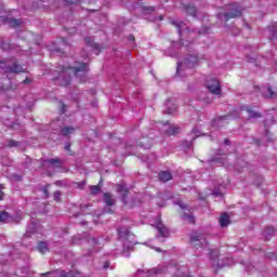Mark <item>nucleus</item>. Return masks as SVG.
<instances>
[{"instance_id":"obj_24","label":"nucleus","mask_w":277,"mask_h":277,"mask_svg":"<svg viewBox=\"0 0 277 277\" xmlns=\"http://www.w3.org/2000/svg\"><path fill=\"white\" fill-rule=\"evenodd\" d=\"M219 222L222 228H226V226L230 224V216L228 215V213H223Z\"/></svg>"},{"instance_id":"obj_42","label":"nucleus","mask_w":277,"mask_h":277,"mask_svg":"<svg viewBox=\"0 0 277 277\" xmlns=\"http://www.w3.org/2000/svg\"><path fill=\"white\" fill-rule=\"evenodd\" d=\"M58 277H75V273L62 271Z\"/></svg>"},{"instance_id":"obj_57","label":"nucleus","mask_w":277,"mask_h":277,"mask_svg":"<svg viewBox=\"0 0 277 277\" xmlns=\"http://www.w3.org/2000/svg\"><path fill=\"white\" fill-rule=\"evenodd\" d=\"M104 269H109V262H105L104 265H103Z\"/></svg>"},{"instance_id":"obj_5","label":"nucleus","mask_w":277,"mask_h":277,"mask_svg":"<svg viewBox=\"0 0 277 277\" xmlns=\"http://www.w3.org/2000/svg\"><path fill=\"white\" fill-rule=\"evenodd\" d=\"M206 88L215 96H220V94H222V85L220 84V80H217V78L208 77L206 79Z\"/></svg>"},{"instance_id":"obj_46","label":"nucleus","mask_w":277,"mask_h":277,"mask_svg":"<svg viewBox=\"0 0 277 277\" xmlns=\"http://www.w3.org/2000/svg\"><path fill=\"white\" fill-rule=\"evenodd\" d=\"M176 111V105H173V107H169L164 110V114L172 115Z\"/></svg>"},{"instance_id":"obj_50","label":"nucleus","mask_w":277,"mask_h":277,"mask_svg":"<svg viewBox=\"0 0 277 277\" xmlns=\"http://www.w3.org/2000/svg\"><path fill=\"white\" fill-rule=\"evenodd\" d=\"M5 198V194L3 193V185L0 184V200H3Z\"/></svg>"},{"instance_id":"obj_63","label":"nucleus","mask_w":277,"mask_h":277,"mask_svg":"<svg viewBox=\"0 0 277 277\" xmlns=\"http://www.w3.org/2000/svg\"><path fill=\"white\" fill-rule=\"evenodd\" d=\"M91 254H94V250H90L88 256H91Z\"/></svg>"},{"instance_id":"obj_45","label":"nucleus","mask_w":277,"mask_h":277,"mask_svg":"<svg viewBox=\"0 0 277 277\" xmlns=\"http://www.w3.org/2000/svg\"><path fill=\"white\" fill-rule=\"evenodd\" d=\"M88 243H89V246H98L100 245L98 239L95 237L89 239Z\"/></svg>"},{"instance_id":"obj_17","label":"nucleus","mask_w":277,"mask_h":277,"mask_svg":"<svg viewBox=\"0 0 277 277\" xmlns=\"http://www.w3.org/2000/svg\"><path fill=\"white\" fill-rule=\"evenodd\" d=\"M37 230H38V224H36V222H31L27 226L24 237H31V235H36Z\"/></svg>"},{"instance_id":"obj_34","label":"nucleus","mask_w":277,"mask_h":277,"mask_svg":"<svg viewBox=\"0 0 277 277\" xmlns=\"http://www.w3.org/2000/svg\"><path fill=\"white\" fill-rule=\"evenodd\" d=\"M190 135H194L189 142V146H192L194 140H196V137H200V131L198 129H193Z\"/></svg>"},{"instance_id":"obj_54","label":"nucleus","mask_w":277,"mask_h":277,"mask_svg":"<svg viewBox=\"0 0 277 277\" xmlns=\"http://www.w3.org/2000/svg\"><path fill=\"white\" fill-rule=\"evenodd\" d=\"M128 40H129L130 42H135V37H134L133 35H130V36L128 37Z\"/></svg>"},{"instance_id":"obj_4","label":"nucleus","mask_w":277,"mask_h":277,"mask_svg":"<svg viewBox=\"0 0 277 277\" xmlns=\"http://www.w3.org/2000/svg\"><path fill=\"white\" fill-rule=\"evenodd\" d=\"M190 246L193 248H205L207 246V237L199 230L192 232L189 235Z\"/></svg>"},{"instance_id":"obj_31","label":"nucleus","mask_w":277,"mask_h":277,"mask_svg":"<svg viewBox=\"0 0 277 277\" xmlns=\"http://www.w3.org/2000/svg\"><path fill=\"white\" fill-rule=\"evenodd\" d=\"M45 163H49V166H55V168H62V160L60 158H52L45 160Z\"/></svg>"},{"instance_id":"obj_10","label":"nucleus","mask_w":277,"mask_h":277,"mask_svg":"<svg viewBox=\"0 0 277 277\" xmlns=\"http://www.w3.org/2000/svg\"><path fill=\"white\" fill-rule=\"evenodd\" d=\"M171 23L174 25V27H176L180 37H183L192 31L189 30V26H187V24H185L184 22L173 21Z\"/></svg>"},{"instance_id":"obj_58","label":"nucleus","mask_w":277,"mask_h":277,"mask_svg":"<svg viewBox=\"0 0 277 277\" xmlns=\"http://www.w3.org/2000/svg\"><path fill=\"white\" fill-rule=\"evenodd\" d=\"M65 150L70 151V144L65 145Z\"/></svg>"},{"instance_id":"obj_20","label":"nucleus","mask_w":277,"mask_h":277,"mask_svg":"<svg viewBox=\"0 0 277 277\" xmlns=\"http://www.w3.org/2000/svg\"><path fill=\"white\" fill-rule=\"evenodd\" d=\"M84 42L88 47H91L92 49H94V51H97V53L101 52V45L98 43H95L92 37L84 38Z\"/></svg>"},{"instance_id":"obj_16","label":"nucleus","mask_w":277,"mask_h":277,"mask_svg":"<svg viewBox=\"0 0 277 277\" xmlns=\"http://www.w3.org/2000/svg\"><path fill=\"white\" fill-rule=\"evenodd\" d=\"M0 222L3 224H10V222H14V216L6 211H0Z\"/></svg>"},{"instance_id":"obj_55","label":"nucleus","mask_w":277,"mask_h":277,"mask_svg":"<svg viewBox=\"0 0 277 277\" xmlns=\"http://www.w3.org/2000/svg\"><path fill=\"white\" fill-rule=\"evenodd\" d=\"M213 196H216V197L222 196V192L216 189V190L213 192Z\"/></svg>"},{"instance_id":"obj_60","label":"nucleus","mask_w":277,"mask_h":277,"mask_svg":"<svg viewBox=\"0 0 277 277\" xmlns=\"http://www.w3.org/2000/svg\"><path fill=\"white\" fill-rule=\"evenodd\" d=\"M154 250H155L156 252H161V248H159V247H155Z\"/></svg>"},{"instance_id":"obj_39","label":"nucleus","mask_w":277,"mask_h":277,"mask_svg":"<svg viewBox=\"0 0 277 277\" xmlns=\"http://www.w3.org/2000/svg\"><path fill=\"white\" fill-rule=\"evenodd\" d=\"M277 253L276 252H267L265 254V259H268V261H276Z\"/></svg>"},{"instance_id":"obj_19","label":"nucleus","mask_w":277,"mask_h":277,"mask_svg":"<svg viewBox=\"0 0 277 277\" xmlns=\"http://www.w3.org/2000/svg\"><path fill=\"white\" fill-rule=\"evenodd\" d=\"M224 120H230V116L226 115V116H222L219 119H214L212 121V127H214L215 129H220V127L224 126Z\"/></svg>"},{"instance_id":"obj_9","label":"nucleus","mask_w":277,"mask_h":277,"mask_svg":"<svg viewBox=\"0 0 277 277\" xmlns=\"http://www.w3.org/2000/svg\"><path fill=\"white\" fill-rule=\"evenodd\" d=\"M240 111H247L249 120H258V118H263V114L256 111L252 106H241Z\"/></svg>"},{"instance_id":"obj_7","label":"nucleus","mask_w":277,"mask_h":277,"mask_svg":"<svg viewBox=\"0 0 277 277\" xmlns=\"http://www.w3.org/2000/svg\"><path fill=\"white\" fill-rule=\"evenodd\" d=\"M118 236L120 239H123V243L124 246H127L128 243L135 246V243H137V240L135 239V235L131 234V232H129V229L120 227L118 228Z\"/></svg>"},{"instance_id":"obj_52","label":"nucleus","mask_w":277,"mask_h":277,"mask_svg":"<svg viewBox=\"0 0 277 277\" xmlns=\"http://www.w3.org/2000/svg\"><path fill=\"white\" fill-rule=\"evenodd\" d=\"M247 60H248L249 64H254V62H256V60L252 56H247Z\"/></svg>"},{"instance_id":"obj_13","label":"nucleus","mask_w":277,"mask_h":277,"mask_svg":"<svg viewBox=\"0 0 277 277\" xmlns=\"http://www.w3.org/2000/svg\"><path fill=\"white\" fill-rule=\"evenodd\" d=\"M117 190L121 196V202H123V205H127V196H129V189L127 188V185L118 184Z\"/></svg>"},{"instance_id":"obj_11","label":"nucleus","mask_w":277,"mask_h":277,"mask_svg":"<svg viewBox=\"0 0 277 277\" xmlns=\"http://www.w3.org/2000/svg\"><path fill=\"white\" fill-rule=\"evenodd\" d=\"M0 21L4 23V25H9V27H21V25H23L22 19L8 17L5 15H0Z\"/></svg>"},{"instance_id":"obj_62","label":"nucleus","mask_w":277,"mask_h":277,"mask_svg":"<svg viewBox=\"0 0 277 277\" xmlns=\"http://www.w3.org/2000/svg\"><path fill=\"white\" fill-rule=\"evenodd\" d=\"M62 42H63L64 45L68 44V42L66 41L65 38L62 39Z\"/></svg>"},{"instance_id":"obj_30","label":"nucleus","mask_w":277,"mask_h":277,"mask_svg":"<svg viewBox=\"0 0 277 277\" xmlns=\"http://www.w3.org/2000/svg\"><path fill=\"white\" fill-rule=\"evenodd\" d=\"M4 146L6 148H21V142L10 138Z\"/></svg>"},{"instance_id":"obj_36","label":"nucleus","mask_w":277,"mask_h":277,"mask_svg":"<svg viewBox=\"0 0 277 277\" xmlns=\"http://www.w3.org/2000/svg\"><path fill=\"white\" fill-rule=\"evenodd\" d=\"M0 49H2V51H10V49H12V45L8 41H1Z\"/></svg>"},{"instance_id":"obj_32","label":"nucleus","mask_w":277,"mask_h":277,"mask_svg":"<svg viewBox=\"0 0 277 277\" xmlns=\"http://www.w3.org/2000/svg\"><path fill=\"white\" fill-rule=\"evenodd\" d=\"M268 31L271 32V40H277V22L268 27Z\"/></svg>"},{"instance_id":"obj_44","label":"nucleus","mask_w":277,"mask_h":277,"mask_svg":"<svg viewBox=\"0 0 277 277\" xmlns=\"http://www.w3.org/2000/svg\"><path fill=\"white\" fill-rule=\"evenodd\" d=\"M149 276H156L157 274H161V268H151L148 271Z\"/></svg>"},{"instance_id":"obj_48","label":"nucleus","mask_w":277,"mask_h":277,"mask_svg":"<svg viewBox=\"0 0 277 277\" xmlns=\"http://www.w3.org/2000/svg\"><path fill=\"white\" fill-rule=\"evenodd\" d=\"M54 185H57V187H63V185H66V183L64 182V180H58L54 183Z\"/></svg>"},{"instance_id":"obj_22","label":"nucleus","mask_w":277,"mask_h":277,"mask_svg":"<svg viewBox=\"0 0 277 277\" xmlns=\"http://www.w3.org/2000/svg\"><path fill=\"white\" fill-rule=\"evenodd\" d=\"M138 146L141 148H144L145 150H148V148L153 146V138L150 137L143 138L142 141L138 142Z\"/></svg>"},{"instance_id":"obj_25","label":"nucleus","mask_w":277,"mask_h":277,"mask_svg":"<svg viewBox=\"0 0 277 277\" xmlns=\"http://www.w3.org/2000/svg\"><path fill=\"white\" fill-rule=\"evenodd\" d=\"M164 131H166L167 135H179V133H181V128L179 126L171 124Z\"/></svg>"},{"instance_id":"obj_49","label":"nucleus","mask_w":277,"mask_h":277,"mask_svg":"<svg viewBox=\"0 0 277 277\" xmlns=\"http://www.w3.org/2000/svg\"><path fill=\"white\" fill-rule=\"evenodd\" d=\"M192 31H193L194 34L202 35V34H207V28H205L203 30L193 29Z\"/></svg>"},{"instance_id":"obj_23","label":"nucleus","mask_w":277,"mask_h":277,"mask_svg":"<svg viewBox=\"0 0 277 277\" xmlns=\"http://www.w3.org/2000/svg\"><path fill=\"white\" fill-rule=\"evenodd\" d=\"M75 131H77V129L74 127H64L61 129V135H63V137H69V135H72Z\"/></svg>"},{"instance_id":"obj_12","label":"nucleus","mask_w":277,"mask_h":277,"mask_svg":"<svg viewBox=\"0 0 277 277\" xmlns=\"http://www.w3.org/2000/svg\"><path fill=\"white\" fill-rule=\"evenodd\" d=\"M134 10H142L144 14H153L154 12H157V8L155 6H146L142 2H137L133 5Z\"/></svg>"},{"instance_id":"obj_28","label":"nucleus","mask_w":277,"mask_h":277,"mask_svg":"<svg viewBox=\"0 0 277 277\" xmlns=\"http://www.w3.org/2000/svg\"><path fill=\"white\" fill-rule=\"evenodd\" d=\"M183 8H184L185 12H186L187 14H189L190 16H196V14H197V12H198V10L196 9V6H194V5H192V4H187V5L184 4Z\"/></svg>"},{"instance_id":"obj_47","label":"nucleus","mask_w":277,"mask_h":277,"mask_svg":"<svg viewBox=\"0 0 277 277\" xmlns=\"http://www.w3.org/2000/svg\"><path fill=\"white\" fill-rule=\"evenodd\" d=\"M66 109H68V106L66 104H64L63 102H61V114H64L66 111Z\"/></svg>"},{"instance_id":"obj_18","label":"nucleus","mask_w":277,"mask_h":277,"mask_svg":"<svg viewBox=\"0 0 277 277\" xmlns=\"http://www.w3.org/2000/svg\"><path fill=\"white\" fill-rule=\"evenodd\" d=\"M158 179L162 183H168V181H172V173L170 171H160Z\"/></svg>"},{"instance_id":"obj_2","label":"nucleus","mask_w":277,"mask_h":277,"mask_svg":"<svg viewBox=\"0 0 277 277\" xmlns=\"http://www.w3.org/2000/svg\"><path fill=\"white\" fill-rule=\"evenodd\" d=\"M198 64H200V56H198V52L188 48V53L177 61L176 77H186L187 70L196 68Z\"/></svg>"},{"instance_id":"obj_61","label":"nucleus","mask_w":277,"mask_h":277,"mask_svg":"<svg viewBox=\"0 0 277 277\" xmlns=\"http://www.w3.org/2000/svg\"><path fill=\"white\" fill-rule=\"evenodd\" d=\"M181 209H187V206L183 205V203H179Z\"/></svg>"},{"instance_id":"obj_51","label":"nucleus","mask_w":277,"mask_h":277,"mask_svg":"<svg viewBox=\"0 0 277 277\" xmlns=\"http://www.w3.org/2000/svg\"><path fill=\"white\" fill-rule=\"evenodd\" d=\"M24 85H29L31 83V78H26L25 80L22 81Z\"/></svg>"},{"instance_id":"obj_15","label":"nucleus","mask_w":277,"mask_h":277,"mask_svg":"<svg viewBox=\"0 0 277 277\" xmlns=\"http://www.w3.org/2000/svg\"><path fill=\"white\" fill-rule=\"evenodd\" d=\"M0 90H16V87L12 85V79L5 77L0 80Z\"/></svg>"},{"instance_id":"obj_26","label":"nucleus","mask_w":277,"mask_h":277,"mask_svg":"<svg viewBox=\"0 0 277 277\" xmlns=\"http://www.w3.org/2000/svg\"><path fill=\"white\" fill-rule=\"evenodd\" d=\"M262 237H264L265 241H269L274 237V227H266L262 233Z\"/></svg>"},{"instance_id":"obj_1","label":"nucleus","mask_w":277,"mask_h":277,"mask_svg":"<svg viewBox=\"0 0 277 277\" xmlns=\"http://www.w3.org/2000/svg\"><path fill=\"white\" fill-rule=\"evenodd\" d=\"M88 64L83 62H76L72 66L62 67L60 75L55 78V83L62 85L63 88H68L70 85V71L75 75L81 83L88 81Z\"/></svg>"},{"instance_id":"obj_27","label":"nucleus","mask_w":277,"mask_h":277,"mask_svg":"<svg viewBox=\"0 0 277 277\" xmlns=\"http://www.w3.org/2000/svg\"><path fill=\"white\" fill-rule=\"evenodd\" d=\"M37 250L41 253V254H47V252H49V242L47 241H40L37 246Z\"/></svg>"},{"instance_id":"obj_29","label":"nucleus","mask_w":277,"mask_h":277,"mask_svg":"<svg viewBox=\"0 0 277 277\" xmlns=\"http://www.w3.org/2000/svg\"><path fill=\"white\" fill-rule=\"evenodd\" d=\"M101 183L102 182L100 181V183L97 185L89 186V189H90L92 196H97V194H101V188L103 187L101 185Z\"/></svg>"},{"instance_id":"obj_43","label":"nucleus","mask_w":277,"mask_h":277,"mask_svg":"<svg viewBox=\"0 0 277 277\" xmlns=\"http://www.w3.org/2000/svg\"><path fill=\"white\" fill-rule=\"evenodd\" d=\"M55 202H62V192L56 190L53 195Z\"/></svg>"},{"instance_id":"obj_8","label":"nucleus","mask_w":277,"mask_h":277,"mask_svg":"<svg viewBox=\"0 0 277 277\" xmlns=\"http://www.w3.org/2000/svg\"><path fill=\"white\" fill-rule=\"evenodd\" d=\"M105 207H104V213H114V209L111 207L116 206V198H114V195L111 193H104L103 195Z\"/></svg>"},{"instance_id":"obj_33","label":"nucleus","mask_w":277,"mask_h":277,"mask_svg":"<svg viewBox=\"0 0 277 277\" xmlns=\"http://www.w3.org/2000/svg\"><path fill=\"white\" fill-rule=\"evenodd\" d=\"M182 220H184V222H188V224H196V219H194V215L192 214L184 213L182 215Z\"/></svg>"},{"instance_id":"obj_64","label":"nucleus","mask_w":277,"mask_h":277,"mask_svg":"<svg viewBox=\"0 0 277 277\" xmlns=\"http://www.w3.org/2000/svg\"><path fill=\"white\" fill-rule=\"evenodd\" d=\"M158 21H163V15H160Z\"/></svg>"},{"instance_id":"obj_35","label":"nucleus","mask_w":277,"mask_h":277,"mask_svg":"<svg viewBox=\"0 0 277 277\" xmlns=\"http://www.w3.org/2000/svg\"><path fill=\"white\" fill-rule=\"evenodd\" d=\"M172 47H173V49H177V48L183 49V47H185V49H189V42H187V41L182 42V43L173 42Z\"/></svg>"},{"instance_id":"obj_6","label":"nucleus","mask_w":277,"mask_h":277,"mask_svg":"<svg viewBox=\"0 0 277 277\" xmlns=\"http://www.w3.org/2000/svg\"><path fill=\"white\" fill-rule=\"evenodd\" d=\"M6 62L8 60L0 61V68L1 70H3V72H12L14 75L18 72H27V70L23 68V66H21L19 64L14 63L13 65H9Z\"/></svg>"},{"instance_id":"obj_21","label":"nucleus","mask_w":277,"mask_h":277,"mask_svg":"<svg viewBox=\"0 0 277 277\" xmlns=\"http://www.w3.org/2000/svg\"><path fill=\"white\" fill-rule=\"evenodd\" d=\"M156 228H157L160 237H168V227H166V225H163V223L158 222L156 225Z\"/></svg>"},{"instance_id":"obj_14","label":"nucleus","mask_w":277,"mask_h":277,"mask_svg":"<svg viewBox=\"0 0 277 277\" xmlns=\"http://www.w3.org/2000/svg\"><path fill=\"white\" fill-rule=\"evenodd\" d=\"M210 261H213L214 265L216 263L217 267H224V263L220 261V251L219 250H211L210 251Z\"/></svg>"},{"instance_id":"obj_56","label":"nucleus","mask_w":277,"mask_h":277,"mask_svg":"<svg viewBox=\"0 0 277 277\" xmlns=\"http://www.w3.org/2000/svg\"><path fill=\"white\" fill-rule=\"evenodd\" d=\"M224 145H225V146H230V140L225 138V140H224Z\"/></svg>"},{"instance_id":"obj_40","label":"nucleus","mask_w":277,"mask_h":277,"mask_svg":"<svg viewBox=\"0 0 277 277\" xmlns=\"http://www.w3.org/2000/svg\"><path fill=\"white\" fill-rule=\"evenodd\" d=\"M71 243H74V246H77V243H83V238H81V236H75L72 239H71Z\"/></svg>"},{"instance_id":"obj_37","label":"nucleus","mask_w":277,"mask_h":277,"mask_svg":"<svg viewBox=\"0 0 277 277\" xmlns=\"http://www.w3.org/2000/svg\"><path fill=\"white\" fill-rule=\"evenodd\" d=\"M264 140L266 142H274V135L267 129H265Z\"/></svg>"},{"instance_id":"obj_53","label":"nucleus","mask_w":277,"mask_h":277,"mask_svg":"<svg viewBox=\"0 0 277 277\" xmlns=\"http://www.w3.org/2000/svg\"><path fill=\"white\" fill-rule=\"evenodd\" d=\"M267 91H268V94H269V95H268L269 98H272V96H274L275 93L273 92V90L271 89V87L267 88Z\"/></svg>"},{"instance_id":"obj_3","label":"nucleus","mask_w":277,"mask_h":277,"mask_svg":"<svg viewBox=\"0 0 277 277\" xmlns=\"http://www.w3.org/2000/svg\"><path fill=\"white\" fill-rule=\"evenodd\" d=\"M242 10L238 3L230 4L225 13H219L216 17L219 21H224V23H228L230 18H239L241 16Z\"/></svg>"},{"instance_id":"obj_38","label":"nucleus","mask_w":277,"mask_h":277,"mask_svg":"<svg viewBox=\"0 0 277 277\" xmlns=\"http://www.w3.org/2000/svg\"><path fill=\"white\" fill-rule=\"evenodd\" d=\"M74 187H76V189H84L85 188V181L74 182Z\"/></svg>"},{"instance_id":"obj_41","label":"nucleus","mask_w":277,"mask_h":277,"mask_svg":"<svg viewBox=\"0 0 277 277\" xmlns=\"http://www.w3.org/2000/svg\"><path fill=\"white\" fill-rule=\"evenodd\" d=\"M49 187L50 185H45L41 187V192L43 194V198H49L50 194H49Z\"/></svg>"},{"instance_id":"obj_59","label":"nucleus","mask_w":277,"mask_h":277,"mask_svg":"<svg viewBox=\"0 0 277 277\" xmlns=\"http://www.w3.org/2000/svg\"><path fill=\"white\" fill-rule=\"evenodd\" d=\"M211 161H216V162H219V163H222V159H220V158H214V159H212Z\"/></svg>"}]
</instances>
